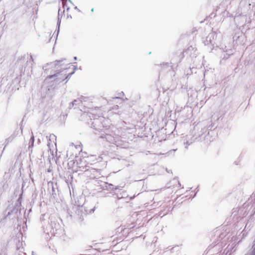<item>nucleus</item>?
<instances>
[{
	"instance_id": "nucleus-26",
	"label": "nucleus",
	"mask_w": 255,
	"mask_h": 255,
	"mask_svg": "<svg viewBox=\"0 0 255 255\" xmlns=\"http://www.w3.org/2000/svg\"><path fill=\"white\" fill-rule=\"evenodd\" d=\"M69 1L70 3H71L72 4H73V3H72V1H71V0H69Z\"/></svg>"
},
{
	"instance_id": "nucleus-5",
	"label": "nucleus",
	"mask_w": 255,
	"mask_h": 255,
	"mask_svg": "<svg viewBox=\"0 0 255 255\" xmlns=\"http://www.w3.org/2000/svg\"><path fill=\"white\" fill-rule=\"evenodd\" d=\"M95 211V207L89 208L87 203L84 204L81 206H79L76 211L77 218L79 219V222H82L84 220V216H86L88 213H91Z\"/></svg>"
},
{
	"instance_id": "nucleus-31",
	"label": "nucleus",
	"mask_w": 255,
	"mask_h": 255,
	"mask_svg": "<svg viewBox=\"0 0 255 255\" xmlns=\"http://www.w3.org/2000/svg\"><path fill=\"white\" fill-rule=\"evenodd\" d=\"M68 82V80H66V81L65 82V83H67Z\"/></svg>"
},
{
	"instance_id": "nucleus-19",
	"label": "nucleus",
	"mask_w": 255,
	"mask_h": 255,
	"mask_svg": "<svg viewBox=\"0 0 255 255\" xmlns=\"http://www.w3.org/2000/svg\"><path fill=\"white\" fill-rule=\"evenodd\" d=\"M77 66H74V67H73V71L75 72V71L77 69Z\"/></svg>"
},
{
	"instance_id": "nucleus-13",
	"label": "nucleus",
	"mask_w": 255,
	"mask_h": 255,
	"mask_svg": "<svg viewBox=\"0 0 255 255\" xmlns=\"http://www.w3.org/2000/svg\"><path fill=\"white\" fill-rule=\"evenodd\" d=\"M78 102H79V100H74L72 103H71L69 104V108L71 109L72 108L74 107V106H75V103Z\"/></svg>"
},
{
	"instance_id": "nucleus-18",
	"label": "nucleus",
	"mask_w": 255,
	"mask_h": 255,
	"mask_svg": "<svg viewBox=\"0 0 255 255\" xmlns=\"http://www.w3.org/2000/svg\"><path fill=\"white\" fill-rule=\"evenodd\" d=\"M162 65H164H164H166V66H167L169 67V63H167H167H163V64H162Z\"/></svg>"
},
{
	"instance_id": "nucleus-8",
	"label": "nucleus",
	"mask_w": 255,
	"mask_h": 255,
	"mask_svg": "<svg viewBox=\"0 0 255 255\" xmlns=\"http://www.w3.org/2000/svg\"><path fill=\"white\" fill-rule=\"evenodd\" d=\"M101 188L103 189L104 190H117V189H122V188L123 187L121 186H115L112 184L108 183L107 182H104L101 185Z\"/></svg>"
},
{
	"instance_id": "nucleus-4",
	"label": "nucleus",
	"mask_w": 255,
	"mask_h": 255,
	"mask_svg": "<svg viewBox=\"0 0 255 255\" xmlns=\"http://www.w3.org/2000/svg\"><path fill=\"white\" fill-rule=\"evenodd\" d=\"M63 59H61L60 60H56L54 62H51L50 63H47L46 65H45L43 67V69L45 70H47L48 69V68H47L48 66H50L51 68H55L56 69H58L59 68H60V67H61L63 65V64H62V62H63ZM67 66H68V67H64V68L61 67V68H60V69H57V71L58 72L54 74L51 75H49L48 77V78L50 79H51L53 77H58L60 72H62L63 70L68 69L70 67V64H69Z\"/></svg>"
},
{
	"instance_id": "nucleus-20",
	"label": "nucleus",
	"mask_w": 255,
	"mask_h": 255,
	"mask_svg": "<svg viewBox=\"0 0 255 255\" xmlns=\"http://www.w3.org/2000/svg\"><path fill=\"white\" fill-rule=\"evenodd\" d=\"M81 104V103L80 102H76V103H75V106H77V105L80 106V105Z\"/></svg>"
},
{
	"instance_id": "nucleus-23",
	"label": "nucleus",
	"mask_w": 255,
	"mask_h": 255,
	"mask_svg": "<svg viewBox=\"0 0 255 255\" xmlns=\"http://www.w3.org/2000/svg\"><path fill=\"white\" fill-rule=\"evenodd\" d=\"M10 139V137L8 138L7 139H6V141L7 140V142H8L9 140ZM8 143V142H7V144Z\"/></svg>"
},
{
	"instance_id": "nucleus-7",
	"label": "nucleus",
	"mask_w": 255,
	"mask_h": 255,
	"mask_svg": "<svg viewBox=\"0 0 255 255\" xmlns=\"http://www.w3.org/2000/svg\"><path fill=\"white\" fill-rule=\"evenodd\" d=\"M48 188H51V191H50L51 194V200L53 202H58V195H59V190L57 183L54 184L52 182H49L48 183Z\"/></svg>"
},
{
	"instance_id": "nucleus-3",
	"label": "nucleus",
	"mask_w": 255,
	"mask_h": 255,
	"mask_svg": "<svg viewBox=\"0 0 255 255\" xmlns=\"http://www.w3.org/2000/svg\"><path fill=\"white\" fill-rule=\"evenodd\" d=\"M22 196V193L19 195L14 205H8L4 211L3 218L1 219L2 222L15 223L18 222V215L20 214L21 210Z\"/></svg>"
},
{
	"instance_id": "nucleus-22",
	"label": "nucleus",
	"mask_w": 255,
	"mask_h": 255,
	"mask_svg": "<svg viewBox=\"0 0 255 255\" xmlns=\"http://www.w3.org/2000/svg\"><path fill=\"white\" fill-rule=\"evenodd\" d=\"M253 216H253L252 217H250V215H249V217H250V219H251L250 222H252V217H253Z\"/></svg>"
},
{
	"instance_id": "nucleus-21",
	"label": "nucleus",
	"mask_w": 255,
	"mask_h": 255,
	"mask_svg": "<svg viewBox=\"0 0 255 255\" xmlns=\"http://www.w3.org/2000/svg\"><path fill=\"white\" fill-rule=\"evenodd\" d=\"M74 9H77L79 11H80V9L77 7V6H75Z\"/></svg>"
},
{
	"instance_id": "nucleus-11",
	"label": "nucleus",
	"mask_w": 255,
	"mask_h": 255,
	"mask_svg": "<svg viewBox=\"0 0 255 255\" xmlns=\"http://www.w3.org/2000/svg\"><path fill=\"white\" fill-rule=\"evenodd\" d=\"M74 73V71H72V72L69 73L65 78H58L57 79H59L60 80V81H64L65 79H67V80H68L69 79H70V77H71V76Z\"/></svg>"
},
{
	"instance_id": "nucleus-30",
	"label": "nucleus",
	"mask_w": 255,
	"mask_h": 255,
	"mask_svg": "<svg viewBox=\"0 0 255 255\" xmlns=\"http://www.w3.org/2000/svg\"><path fill=\"white\" fill-rule=\"evenodd\" d=\"M68 82V80H66V81L65 82V83H67Z\"/></svg>"
},
{
	"instance_id": "nucleus-29",
	"label": "nucleus",
	"mask_w": 255,
	"mask_h": 255,
	"mask_svg": "<svg viewBox=\"0 0 255 255\" xmlns=\"http://www.w3.org/2000/svg\"><path fill=\"white\" fill-rule=\"evenodd\" d=\"M68 82V80H66V81L65 82V83H67Z\"/></svg>"
},
{
	"instance_id": "nucleus-14",
	"label": "nucleus",
	"mask_w": 255,
	"mask_h": 255,
	"mask_svg": "<svg viewBox=\"0 0 255 255\" xmlns=\"http://www.w3.org/2000/svg\"><path fill=\"white\" fill-rule=\"evenodd\" d=\"M60 22H61V20L60 19L59 13L58 14V21H57L58 29H57V35H58V34L59 33V27H60Z\"/></svg>"
},
{
	"instance_id": "nucleus-12",
	"label": "nucleus",
	"mask_w": 255,
	"mask_h": 255,
	"mask_svg": "<svg viewBox=\"0 0 255 255\" xmlns=\"http://www.w3.org/2000/svg\"><path fill=\"white\" fill-rule=\"evenodd\" d=\"M34 142V136L33 135V134L32 133V135L29 140V147H28L29 149H30V148H32L33 146Z\"/></svg>"
},
{
	"instance_id": "nucleus-28",
	"label": "nucleus",
	"mask_w": 255,
	"mask_h": 255,
	"mask_svg": "<svg viewBox=\"0 0 255 255\" xmlns=\"http://www.w3.org/2000/svg\"><path fill=\"white\" fill-rule=\"evenodd\" d=\"M91 11H92V12H93V11H94V8H92Z\"/></svg>"
},
{
	"instance_id": "nucleus-25",
	"label": "nucleus",
	"mask_w": 255,
	"mask_h": 255,
	"mask_svg": "<svg viewBox=\"0 0 255 255\" xmlns=\"http://www.w3.org/2000/svg\"><path fill=\"white\" fill-rule=\"evenodd\" d=\"M74 59L75 60H76L77 59V57H76V56H75V57H74Z\"/></svg>"
},
{
	"instance_id": "nucleus-16",
	"label": "nucleus",
	"mask_w": 255,
	"mask_h": 255,
	"mask_svg": "<svg viewBox=\"0 0 255 255\" xmlns=\"http://www.w3.org/2000/svg\"><path fill=\"white\" fill-rule=\"evenodd\" d=\"M63 6L64 8H66L67 10H68L70 9V7L67 6L66 2H63Z\"/></svg>"
},
{
	"instance_id": "nucleus-17",
	"label": "nucleus",
	"mask_w": 255,
	"mask_h": 255,
	"mask_svg": "<svg viewBox=\"0 0 255 255\" xmlns=\"http://www.w3.org/2000/svg\"><path fill=\"white\" fill-rule=\"evenodd\" d=\"M121 95H124V93L123 92H122L121 93H119V96L115 97L113 98V99H119V98H120V96Z\"/></svg>"
},
{
	"instance_id": "nucleus-32",
	"label": "nucleus",
	"mask_w": 255,
	"mask_h": 255,
	"mask_svg": "<svg viewBox=\"0 0 255 255\" xmlns=\"http://www.w3.org/2000/svg\"><path fill=\"white\" fill-rule=\"evenodd\" d=\"M21 132H22V128H21Z\"/></svg>"
},
{
	"instance_id": "nucleus-15",
	"label": "nucleus",
	"mask_w": 255,
	"mask_h": 255,
	"mask_svg": "<svg viewBox=\"0 0 255 255\" xmlns=\"http://www.w3.org/2000/svg\"><path fill=\"white\" fill-rule=\"evenodd\" d=\"M86 99V97L81 96L79 99H77V100H79V102H80L82 104L83 101H85Z\"/></svg>"
},
{
	"instance_id": "nucleus-9",
	"label": "nucleus",
	"mask_w": 255,
	"mask_h": 255,
	"mask_svg": "<svg viewBox=\"0 0 255 255\" xmlns=\"http://www.w3.org/2000/svg\"><path fill=\"white\" fill-rule=\"evenodd\" d=\"M206 124H207V127H205L203 128H201V130L200 131V134H202V136L204 134H205L206 132H208L207 134H209V130H211L213 128V125L212 122L210 121H206ZM205 125V123L204 124Z\"/></svg>"
},
{
	"instance_id": "nucleus-2",
	"label": "nucleus",
	"mask_w": 255,
	"mask_h": 255,
	"mask_svg": "<svg viewBox=\"0 0 255 255\" xmlns=\"http://www.w3.org/2000/svg\"><path fill=\"white\" fill-rule=\"evenodd\" d=\"M248 214H250L251 217L255 214V194L251 195L242 206L233 209L232 216L233 222L238 223L239 222H246L247 219L245 221L242 220H244Z\"/></svg>"
},
{
	"instance_id": "nucleus-6",
	"label": "nucleus",
	"mask_w": 255,
	"mask_h": 255,
	"mask_svg": "<svg viewBox=\"0 0 255 255\" xmlns=\"http://www.w3.org/2000/svg\"><path fill=\"white\" fill-rule=\"evenodd\" d=\"M195 130L196 128H194L191 133L186 135V138L184 141V143L185 144H186V145H189L193 142H195L196 140H198V138H200V139H201L202 137V134L199 133L197 134Z\"/></svg>"
},
{
	"instance_id": "nucleus-1",
	"label": "nucleus",
	"mask_w": 255,
	"mask_h": 255,
	"mask_svg": "<svg viewBox=\"0 0 255 255\" xmlns=\"http://www.w3.org/2000/svg\"><path fill=\"white\" fill-rule=\"evenodd\" d=\"M90 118L91 121L88 123L91 125V128H93L96 130L99 131L98 133L99 137L103 139L104 140L110 143L118 145V142L119 140L120 137L118 135L116 134L114 131L106 129L103 130L101 128L103 127L102 125V121H103V117L96 118V116L93 114L88 115Z\"/></svg>"
},
{
	"instance_id": "nucleus-10",
	"label": "nucleus",
	"mask_w": 255,
	"mask_h": 255,
	"mask_svg": "<svg viewBox=\"0 0 255 255\" xmlns=\"http://www.w3.org/2000/svg\"><path fill=\"white\" fill-rule=\"evenodd\" d=\"M78 167L80 169L79 170L81 171H88L89 170H90L89 167L87 166L86 165L85 166H82L80 165V163H79L77 162Z\"/></svg>"
},
{
	"instance_id": "nucleus-24",
	"label": "nucleus",
	"mask_w": 255,
	"mask_h": 255,
	"mask_svg": "<svg viewBox=\"0 0 255 255\" xmlns=\"http://www.w3.org/2000/svg\"><path fill=\"white\" fill-rule=\"evenodd\" d=\"M117 197H118V199H121V198H123V197H120V196H119L118 195L117 196Z\"/></svg>"
},
{
	"instance_id": "nucleus-27",
	"label": "nucleus",
	"mask_w": 255,
	"mask_h": 255,
	"mask_svg": "<svg viewBox=\"0 0 255 255\" xmlns=\"http://www.w3.org/2000/svg\"><path fill=\"white\" fill-rule=\"evenodd\" d=\"M181 53L182 54V57H183V52H181Z\"/></svg>"
}]
</instances>
